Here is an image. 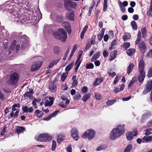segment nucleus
I'll return each instance as SVG.
<instances>
[{"label": "nucleus", "instance_id": "nucleus-7", "mask_svg": "<svg viewBox=\"0 0 152 152\" xmlns=\"http://www.w3.org/2000/svg\"><path fill=\"white\" fill-rule=\"evenodd\" d=\"M20 107V105L19 104H14L12 106L11 112L10 113V117H16L18 115L19 110H17L16 107L19 108Z\"/></svg>", "mask_w": 152, "mask_h": 152}, {"label": "nucleus", "instance_id": "nucleus-31", "mask_svg": "<svg viewBox=\"0 0 152 152\" xmlns=\"http://www.w3.org/2000/svg\"><path fill=\"white\" fill-rule=\"evenodd\" d=\"M118 3L121 11L123 12H125L126 11V8L124 7H125L121 5V1L119 0H118Z\"/></svg>", "mask_w": 152, "mask_h": 152}, {"label": "nucleus", "instance_id": "nucleus-56", "mask_svg": "<svg viewBox=\"0 0 152 152\" xmlns=\"http://www.w3.org/2000/svg\"><path fill=\"white\" fill-rule=\"evenodd\" d=\"M94 65L92 63L88 64L86 66V68L87 69H91L93 68Z\"/></svg>", "mask_w": 152, "mask_h": 152}, {"label": "nucleus", "instance_id": "nucleus-50", "mask_svg": "<svg viewBox=\"0 0 152 152\" xmlns=\"http://www.w3.org/2000/svg\"><path fill=\"white\" fill-rule=\"evenodd\" d=\"M108 75L112 77H113L116 75L115 72H113L111 70L108 71Z\"/></svg>", "mask_w": 152, "mask_h": 152}, {"label": "nucleus", "instance_id": "nucleus-19", "mask_svg": "<svg viewBox=\"0 0 152 152\" xmlns=\"http://www.w3.org/2000/svg\"><path fill=\"white\" fill-rule=\"evenodd\" d=\"M22 109L23 112L25 113H32L33 110L32 107L28 108L27 106H24L22 107Z\"/></svg>", "mask_w": 152, "mask_h": 152}, {"label": "nucleus", "instance_id": "nucleus-53", "mask_svg": "<svg viewBox=\"0 0 152 152\" xmlns=\"http://www.w3.org/2000/svg\"><path fill=\"white\" fill-rule=\"evenodd\" d=\"M147 15L148 17H152V9H151L150 7L147 12Z\"/></svg>", "mask_w": 152, "mask_h": 152}, {"label": "nucleus", "instance_id": "nucleus-47", "mask_svg": "<svg viewBox=\"0 0 152 152\" xmlns=\"http://www.w3.org/2000/svg\"><path fill=\"white\" fill-rule=\"evenodd\" d=\"M131 24L134 30H136L137 29V26L136 22L134 21H132L131 22Z\"/></svg>", "mask_w": 152, "mask_h": 152}, {"label": "nucleus", "instance_id": "nucleus-61", "mask_svg": "<svg viewBox=\"0 0 152 152\" xmlns=\"http://www.w3.org/2000/svg\"><path fill=\"white\" fill-rule=\"evenodd\" d=\"M104 35L101 34L100 33H99L97 35V37L98 38V39L99 41H101Z\"/></svg>", "mask_w": 152, "mask_h": 152}, {"label": "nucleus", "instance_id": "nucleus-14", "mask_svg": "<svg viewBox=\"0 0 152 152\" xmlns=\"http://www.w3.org/2000/svg\"><path fill=\"white\" fill-rule=\"evenodd\" d=\"M49 100H47L45 101V106H51L53 103V101L54 99L52 97H50L49 98Z\"/></svg>", "mask_w": 152, "mask_h": 152}, {"label": "nucleus", "instance_id": "nucleus-25", "mask_svg": "<svg viewBox=\"0 0 152 152\" xmlns=\"http://www.w3.org/2000/svg\"><path fill=\"white\" fill-rule=\"evenodd\" d=\"M25 130V128L22 126L17 127L16 129L15 132L17 133L18 134H19L23 132Z\"/></svg>", "mask_w": 152, "mask_h": 152}, {"label": "nucleus", "instance_id": "nucleus-35", "mask_svg": "<svg viewBox=\"0 0 152 152\" xmlns=\"http://www.w3.org/2000/svg\"><path fill=\"white\" fill-rule=\"evenodd\" d=\"M144 131L145 132V135L146 136H148L152 134V129L149 128L144 130Z\"/></svg>", "mask_w": 152, "mask_h": 152}, {"label": "nucleus", "instance_id": "nucleus-13", "mask_svg": "<svg viewBox=\"0 0 152 152\" xmlns=\"http://www.w3.org/2000/svg\"><path fill=\"white\" fill-rule=\"evenodd\" d=\"M33 93V90L31 88H30L29 89V91L26 92L24 94V96L25 97L28 98L29 99H32V94Z\"/></svg>", "mask_w": 152, "mask_h": 152}, {"label": "nucleus", "instance_id": "nucleus-8", "mask_svg": "<svg viewBox=\"0 0 152 152\" xmlns=\"http://www.w3.org/2000/svg\"><path fill=\"white\" fill-rule=\"evenodd\" d=\"M12 17L13 18L16 19L15 20L22 23L23 22V16L21 15L16 11H13L12 15Z\"/></svg>", "mask_w": 152, "mask_h": 152}, {"label": "nucleus", "instance_id": "nucleus-51", "mask_svg": "<svg viewBox=\"0 0 152 152\" xmlns=\"http://www.w3.org/2000/svg\"><path fill=\"white\" fill-rule=\"evenodd\" d=\"M123 46L125 49L126 50L130 47V44L129 42H124L123 45Z\"/></svg>", "mask_w": 152, "mask_h": 152}, {"label": "nucleus", "instance_id": "nucleus-10", "mask_svg": "<svg viewBox=\"0 0 152 152\" xmlns=\"http://www.w3.org/2000/svg\"><path fill=\"white\" fill-rule=\"evenodd\" d=\"M64 6L65 8L67 10H69V7H71L73 8H75L77 6V4L76 2H72L68 0H65Z\"/></svg>", "mask_w": 152, "mask_h": 152}, {"label": "nucleus", "instance_id": "nucleus-32", "mask_svg": "<svg viewBox=\"0 0 152 152\" xmlns=\"http://www.w3.org/2000/svg\"><path fill=\"white\" fill-rule=\"evenodd\" d=\"M135 51L134 49L130 48L126 50V53L129 56H131L134 53Z\"/></svg>", "mask_w": 152, "mask_h": 152}, {"label": "nucleus", "instance_id": "nucleus-54", "mask_svg": "<svg viewBox=\"0 0 152 152\" xmlns=\"http://www.w3.org/2000/svg\"><path fill=\"white\" fill-rule=\"evenodd\" d=\"M147 75L149 78H150L152 77V67L149 69Z\"/></svg>", "mask_w": 152, "mask_h": 152}, {"label": "nucleus", "instance_id": "nucleus-17", "mask_svg": "<svg viewBox=\"0 0 152 152\" xmlns=\"http://www.w3.org/2000/svg\"><path fill=\"white\" fill-rule=\"evenodd\" d=\"M152 140V136H145L142 138V142L143 143H147L151 142Z\"/></svg>", "mask_w": 152, "mask_h": 152}, {"label": "nucleus", "instance_id": "nucleus-40", "mask_svg": "<svg viewBox=\"0 0 152 152\" xmlns=\"http://www.w3.org/2000/svg\"><path fill=\"white\" fill-rule=\"evenodd\" d=\"M131 37L129 33H126L124 34L123 39L124 41H126L127 39H130Z\"/></svg>", "mask_w": 152, "mask_h": 152}, {"label": "nucleus", "instance_id": "nucleus-6", "mask_svg": "<svg viewBox=\"0 0 152 152\" xmlns=\"http://www.w3.org/2000/svg\"><path fill=\"white\" fill-rule=\"evenodd\" d=\"M19 80V75L16 72L12 73L10 77V80L8 81L9 84L12 85L16 84Z\"/></svg>", "mask_w": 152, "mask_h": 152}, {"label": "nucleus", "instance_id": "nucleus-33", "mask_svg": "<svg viewBox=\"0 0 152 152\" xmlns=\"http://www.w3.org/2000/svg\"><path fill=\"white\" fill-rule=\"evenodd\" d=\"M100 55V52H98L95 53L93 56L91 58V61H94L97 59L99 57Z\"/></svg>", "mask_w": 152, "mask_h": 152}, {"label": "nucleus", "instance_id": "nucleus-34", "mask_svg": "<svg viewBox=\"0 0 152 152\" xmlns=\"http://www.w3.org/2000/svg\"><path fill=\"white\" fill-rule=\"evenodd\" d=\"M137 37V38L135 42V44L136 45L139 44L140 41V39L141 38V32L140 31L138 32Z\"/></svg>", "mask_w": 152, "mask_h": 152}, {"label": "nucleus", "instance_id": "nucleus-45", "mask_svg": "<svg viewBox=\"0 0 152 152\" xmlns=\"http://www.w3.org/2000/svg\"><path fill=\"white\" fill-rule=\"evenodd\" d=\"M68 72L63 73L61 76V79L62 81H64L66 77L68 74Z\"/></svg>", "mask_w": 152, "mask_h": 152}, {"label": "nucleus", "instance_id": "nucleus-28", "mask_svg": "<svg viewBox=\"0 0 152 152\" xmlns=\"http://www.w3.org/2000/svg\"><path fill=\"white\" fill-rule=\"evenodd\" d=\"M117 53V51H114L111 52L110 56V61L113 60L115 58Z\"/></svg>", "mask_w": 152, "mask_h": 152}, {"label": "nucleus", "instance_id": "nucleus-52", "mask_svg": "<svg viewBox=\"0 0 152 152\" xmlns=\"http://www.w3.org/2000/svg\"><path fill=\"white\" fill-rule=\"evenodd\" d=\"M93 5L92 6L90 7L89 8V12L88 13V15L89 16H90V15L91 13V12L93 8L94 5L96 3L95 1H93Z\"/></svg>", "mask_w": 152, "mask_h": 152}, {"label": "nucleus", "instance_id": "nucleus-2", "mask_svg": "<svg viewBox=\"0 0 152 152\" xmlns=\"http://www.w3.org/2000/svg\"><path fill=\"white\" fill-rule=\"evenodd\" d=\"M54 37L63 42H65L67 38V33L63 28H60L55 33Z\"/></svg>", "mask_w": 152, "mask_h": 152}, {"label": "nucleus", "instance_id": "nucleus-30", "mask_svg": "<svg viewBox=\"0 0 152 152\" xmlns=\"http://www.w3.org/2000/svg\"><path fill=\"white\" fill-rule=\"evenodd\" d=\"M103 81V79L101 78H97L95 80L94 86H95L99 85Z\"/></svg>", "mask_w": 152, "mask_h": 152}, {"label": "nucleus", "instance_id": "nucleus-57", "mask_svg": "<svg viewBox=\"0 0 152 152\" xmlns=\"http://www.w3.org/2000/svg\"><path fill=\"white\" fill-rule=\"evenodd\" d=\"M95 96L96 99H100L102 98V96L100 94L95 93Z\"/></svg>", "mask_w": 152, "mask_h": 152}, {"label": "nucleus", "instance_id": "nucleus-26", "mask_svg": "<svg viewBox=\"0 0 152 152\" xmlns=\"http://www.w3.org/2000/svg\"><path fill=\"white\" fill-rule=\"evenodd\" d=\"M134 64L133 63H131L128 68H127V73L128 75H129L130 73L131 72L132 69L134 67Z\"/></svg>", "mask_w": 152, "mask_h": 152}, {"label": "nucleus", "instance_id": "nucleus-46", "mask_svg": "<svg viewBox=\"0 0 152 152\" xmlns=\"http://www.w3.org/2000/svg\"><path fill=\"white\" fill-rule=\"evenodd\" d=\"M132 147L131 145H128L125 148L124 152H129L132 149Z\"/></svg>", "mask_w": 152, "mask_h": 152}, {"label": "nucleus", "instance_id": "nucleus-4", "mask_svg": "<svg viewBox=\"0 0 152 152\" xmlns=\"http://www.w3.org/2000/svg\"><path fill=\"white\" fill-rule=\"evenodd\" d=\"M96 135L95 131L92 129L87 130L81 136V137L84 139H88L90 140L95 137Z\"/></svg>", "mask_w": 152, "mask_h": 152}, {"label": "nucleus", "instance_id": "nucleus-39", "mask_svg": "<svg viewBox=\"0 0 152 152\" xmlns=\"http://www.w3.org/2000/svg\"><path fill=\"white\" fill-rule=\"evenodd\" d=\"M90 42H88V44H87L85 48L87 50H88L91 47V45L94 43V41L92 39H90Z\"/></svg>", "mask_w": 152, "mask_h": 152}, {"label": "nucleus", "instance_id": "nucleus-48", "mask_svg": "<svg viewBox=\"0 0 152 152\" xmlns=\"http://www.w3.org/2000/svg\"><path fill=\"white\" fill-rule=\"evenodd\" d=\"M56 147V142L55 140L52 141V144L51 147V150L52 151H54Z\"/></svg>", "mask_w": 152, "mask_h": 152}, {"label": "nucleus", "instance_id": "nucleus-60", "mask_svg": "<svg viewBox=\"0 0 152 152\" xmlns=\"http://www.w3.org/2000/svg\"><path fill=\"white\" fill-rule=\"evenodd\" d=\"M67 152H72V149L70 145H69L66 148Z\"/></svg>", "mask_w": 152, "mask_h": 152}, {"label": "nucleus", "instance_id": "nucleus-16", "mask_svg": "<svg viewBox=\"0 0 152 152\" xmlns=\"http://www.w3.org/2000/svg\"><path fill=\"white\" fill-rule=\"evenodd\" d=\"M59 112V110H57L55 111L54 113H52L48 116L44 118L43 120L47 121L50 120L52 118L56 116L57 113Z\"/></svg>", "mask_w": 152, "mask_h": 152}, {"label": "nucleus", "instance_id": "nucleus-58", "mask_svg": "<svg viewBox=\"0 0 152 152\" xmlns=\"http://www.w3.org/2000/svg\"><path fill=\"white\" fill-rule=\"evenodd\" d=\"M105 149V147L104 146H100L96 148V150L97 151H99Z\"/></svg>", "mask_w": 152, "mask_h": 152}, {"label": "nucleus", "instance_id": "nucleus-24", "mask_svg": "<svg viewBox=\"0 0 152 152\" xmlns=\"http://www.w3.org/2000/svg\"><path fill=\"white\" fill-rule=\"evenodd\" d=\"M151 115V113L150 112L148 111L145 113L142 116V121L148 118Z\"/></svg>", "mask_w": 152, "mask_h": 152}, {"label": "nucleus", "instance_id": "nucleus-29", "mask_svg": "<svg viewBox=\"0 0 152 152\" xmlns=\"http://www.w3.org/2000/svg\"><path fill=\"white\" fill-rule=\"evenodd\" d=\"M88 26L87 25H86L80 34V37L81 39H82L83 38L85 33L88 29Z\"/></svg>", "mask_w": 152, "mask_h": 152}, {"label": "nucleus", "instance_id": "nucleus-23", "mask_svg": "<svg viewBox=\"0 0 152 152\" xmlns=\"http://www.w3.org/2000/svg\"><path fill=\"white\" fill-rule=\"evenodd\" d=\"M145 67V63L144 61L142 60H141L139 63V70H144Z\"/></svg>", "mask_w": 152, "mask_h": 152}, {"label": "nucleus", "instance_id": "nucleus-37", "mask_svg": "<svg viewBox=\"0 0 152 152\" xmlns=\"http://www.w3.org/2000/svg\"><path fill=\"white\" fill-rule=\"evenodd\" d=\"M91 94H86L83 96L82 99L83 101L86 102L90 97Z\"/></svg>", "mask_w": 152, "mask_h": 152}, {"label": "nucleus", "instance_id": "nucleus-63", "mask_svg": "<svg viewBox=\"0 0 152 152\" xmlns=\"http://www.w3.org/2000/svg\"><path fill=\"white\" fill-rule=\"evenodd\" d=\"M88 91V88L84 86L82 89V91L83 93H86Z\"/></svg>", "mask_w": 152, "mask_h": 152}, {"label": "nucleus", "instance_id": "nucleus-11", "mask_svg": "<svg viewBox=\"0 0 152 152\" xmlns=\"http://www.w3.org/2000/svg\"><path fill=\"white\" fill-rule=\"evenodd\" d=\"M139 75L138 77L139 81L142 83L145 77V73L144 70H139Z\"/></svg>", "mask_w": 152, "mask_h": 152}, {"label": "nucleus", "instance_id": "nucleus-55", "mask_svg": "<svg viewBox=\"0 0 152 152\" xmlns=\"http://www.w3.org/2000/svg\"><path fill=\"white\" fill-rule=\"evenodd\" d=\"M81 96L80 93H77L74 97V99L75 100H79L80 99Z\"/></svg>", "mask_w": 152, "mask_h": 152}, {"label": "nucleus", "instance_id": "nucleus-20", "mask_svg": "<svg viewBox=\"0 0 152 152\" xmlns=\"http://www.w3.org/2000/svg\"><path fill=\"white\" fill-rule=\"evenodd\" d=\"M66 17L71 20H73L74 18L73 11L71 10L69 13H67L66 15Z\"/></svg>", "mask_w": 152, "mask_h": 152}, {"label": "nucleus", "instance_id": "nucleus-5", "mask_svg": "<svg viewBox=\"0 0 152 152\" xmlns=\"http://www.w3.org/2000/svg\"><path fill=\"white\" fill-rule=\"evenodd\" d=\"M52 137L47 134L41 133L36 137V140L40 142H48L52 139Z\"/></svg>", "mask_w": 152, "mask_h": 152}, {"label": "nucleus", "instance_id": "nucleus-62", "mask_svg": "<svg viewBox=\"0 0 152 152\" xmlns=\"http://www.w3.org/2000/svg\"><path fill=\"white\" fill-rule=\"evenodd\" d=\"M116 41L115 40H114L112 42L111 44V46L109 48V49L110 50H112V47L116 44Z\"/></svg>", "mask_w": 152, "mask_h": 152}, {"label": "nucleus", "instance_id": "nucleus-3", "mask_svg": "<svg viewBox=\"0 0 152 152\" xmlns=\"http://www.w3.org/2000/svg\"><path fill=\"white\" fill-rule=\"evenodd\" d=\"M42 58L40 56L36 57L33 58L34 60H36V61L32 63L31 68V71H35L40 68L43 62L42 60H40Z\"/></svg>", "mask_w": 152, "mask_h": 152}, {"label": "nucleus", "instance_id": "nucleus-9", "mask_svg": "<svg viewBox=\"0 0 152 152\" xmlns=\"http://www.w3.org/2000/svg\"><path fill=\"white\" fill-rule=\"evenodd\" d=\"M71 136L73 139L75 141H77L79 140V132L78 130L75 128H72L71 132Z\"/></svg>", "mask_w": 152, "mask_h": 152}, {"label": "nucleus", "instance_id": "nucleus-59", "mask_svg": "<svg viewBox=\"0 0 152 152\" xmlns=\"http://www.w3.org/2000/svg\"><path fill=\"white\" fill-rule=\"evenodd\" d=\"M6 131V127H4L1 131L0 134L2 136L4 135Z\"/></svg>", "mask_w": 152, "mask_h": 152}, {"label": "nucleus", "instance_id": "nucleus-42", "mask_svg": "<svg viewBox=\"0 0 152 152\" xmlns=\"http://www.w3.org/2000/svg\"><path fill=\"white\" fill-rule=\"evenodd\" d=\"M35 114L38 117H40L42 116L43 113L42 111H40L38 110H36L35 111Z\"/></svg>", "mask_w": 152, "mask_h": 152}, {"label": "nucleus", "instance_id": "nucleus-49", "mask_svg": "<svg viewBox=\"0 0 152 152\" xmlns=\"http://www.w3.org/2000/svg\"><path fill=\"white\" fill-rule=\"evenodd\" d=\"M121 76L119 75H117L116 77H115L114 80L113 82V83L114 84H116L118 81L121 78Z\"/></svg>", "mask_w": 152, "mask_h": 152}, {"label": "nucleus", "instance_id": "nucleus-27", "mask_svg": "<svg viewBox=\"0 0 152 152\" xmlns=\"http://www.w3.org/2000/svg\"><path fill=\"white\" fill-rule=\"evenodd\" d=\"M49 89L51 92H55L56 91V85L53 84H51L49 86Z\"/></svg>", "mask_w": 152, "mask_h": 152}, {"label": "nucleus", "instance_id": "nucleus-36", "mask_svg": "<svg viewBox=\"0 0 152 152\" xmlns=\"http://www.w3.org/2000/svg\"><path fill=\"white\" fill-rule=\"evenodd\" d=\"M152 89V80H151L148 83V86L146 89L149 92Z\"/></svg>", "mask_w": 152, "mask_h": 152}, {"label": "nucleus", "instance_id": "nucleus-12", "mask_svg": "<svg viewBox=\"0 0 152 152\" xmlns=\"http://www.w3.org/2000/svg\"><path fill=\"white\" fill-rule=\"evenodd\" d=\"M137 134V132L135 130L134 132H129L126 134V137L128 140H130L132 139L134 136H136Z\"/></svg>", "mask_w": 152, "mask_h": 152}, {"label": "nucleus", "instance_id": "nucleus-43", "mask_svg": "<svg viewBox=\"0 0 152 152\" xmlns=\"http://www.w3.org/2000/svg\"><path fill=\"white\" fill-rule=\"evenodd\" d=\"M116 101V99L108 100L106 102V104L107 105L110 106L114 104Z\"/></svg>", "mask_w": 152, "mask_h": 152}, {"label": "nucleus", "instance_id": "nucleus-44", "mask_svg": "<svg viewBox=\"0 0 152 152\" xmlns=\"http://www.w3.org/2000/svg\"><path fill=\"white\" fill-rule=\"evenodd\" d=\"M59 61V60H54L52 61L50 64L49 67V68H51L54 65L56 64Z\"/></svg>", "mask_w": 152, "mask_h": 152}, {"label": "nucleus", "instance_id": "nucleus-22", "mask_svg": "<svg viewBox=\"0 0 152 152\" xmlns=\"http://www.w3.org/2000/svg\"><path fill=\"white\" fill-rule=\"evenodd\" d=\"M139 48L142 53H145V51L146 46L144 43L141 42L139 45Z\"/></svg>", "mask_w": 152, "mask_h": 152}, {"label": "nucleus", "instance_id": "nucleus-18", "mask_svg": "<svg viewBox=\"0 0 152 152\" xmlns=\"http://www.w3.org/2000/svg\"><path fill=\"white\" fill-rule=\"evenodd\" d=\"M19 47L20 45H12L9 49V53L10 54L15 48L16 51H18L19 50Z\"/></svg>", "mask_w": 152, "mask_h": 152}, {"label": "nucleus", "instance_id": "nucleus-21", "mask_svg": "<svg viewBox=\"0 0 152 152\" xmlns=\"http://www.w3.org/2000/svg\"><path fill=\"white\" fill-rule=\"evenodd\" d=\"M65 136L64 134H60L57 136V142L59 143L65 140Z\"/></svg>", "mask_w": 152, "mask_h": 152}, {"label": "nucleus", "instance_id": "nucleus-64", "mask_svg": "<svg viewBox=\"0 0 152 152\" xmlns=\"http://www.w3.org/2000/svg\"><path fill=\"white\" fill-rule=\"evenodd\" d=\"M128 3L127 1H124L123 3L121 2V5L124 7H126L128 5Z\"/></svg>", "mask_w": 152, "mask_h": 152}, {"label": "nucleus", "instance_id": "nucleus-41", "mask_svg": "<svg viewBox=\"0 0 152 152\" xmlns=\"http://www.w3.org/2000/svg\"><path fill=\"white\" fill-rule=\"evenodd\" d=\"M73 62H72L67 66L65 69V71L68 72L71 70L72 66H73Z\"/></svg>", "mask_w": 152, "mask_h": 152}, {"label": "nucleus", "instance_id": "nucleus-38", "mask_svg": "<svg viewBox=\"0 0 152 152\" xmlns=\"http://www.w3.org/2000/svg\"><path fill=\"white\" fill-rule=\"evenodd\" d=\"M142 34V37L143 38H145L146 37L147 32L145 28H143L141 29Z\"/></svg>", "mask_w": 152, "mask_h": 152}, {"label": "nucleus", "instance_id": "nucleus-1", "mask_svg": "<svg viewBox=\"0 0 152 152\" xmlns=\"http://www.w3.org/2000/svg\"><path fill=\"white\" fill-rule=\"evenodd\" d=\"M124 126V124H120L113 129L110 135V139L115 140L122 135L125 132Z\"/></svg>", "mask_w": 152, "mask_h": 152}, {"label": "nucleus", "instance_id": "nucleus-15", "mask_svg": "<svg viewBox=\"0 0 152 152\" xmlns=\"http://www.w3.org/2000/svg\"><path fill=\"white\" fill-rule=\"evenodd\" d=\"M62 25L67 30L68 33L70 34L71 33V28L68 23L67 21L63 23Z\"/></svg>", "mask_w": 152, "mask_h": 152}]
</instances>
